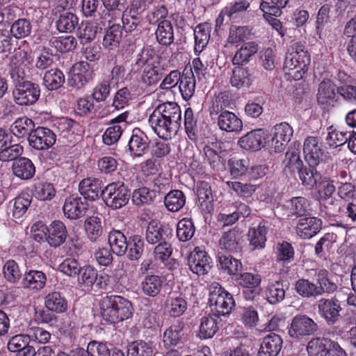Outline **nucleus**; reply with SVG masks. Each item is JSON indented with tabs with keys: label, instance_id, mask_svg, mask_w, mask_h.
Masks as SVG:
<instances>
[{
	"label": "nucleus",
	"instance_id": "f257e3e1",
	"mask_svg": "<svg viewBox=\"0 0 356 356\" xmlns=\"http://www.w3.org/2000/svg\"><path fill=\"white\" fill-rule=\"evenodd\" d=\"M99 305L102 320L111 325L131 318L134 311L131 301L118 295L106 296Z\"/></svg>",
	"mask_w": 356,
	"mask_h": 356
},
{
	"label": "nucleus",
	"instance_id": "f03ea898",
	"mask_svg": "<svg viewBox=\"0 0 356 356\" xmlns=\"http://www.w3.org/2000/svg\"><path fill=\"white\" fill-rule=\"evenodd\" d=\"M10 76L14 86L12 92L14 102L21 106H31L36 103L40 97V86L26 80L16 69L10 71Z\"/></svg>",
	"mask_w": 356,
	"mask_h": 356
},
{
	"label": "nucleus",
	"instance_id": "7ed1b4c3",
	"mask_svg": "<svg viewBox=\"0 0 356 356\" xmlns=\"http://www.w3.org/2000/svg\"><path fill=\"white\" fill-rule=\"evenodd\" d=\"M310 55L301 42L293 43L288 49L286 54L284 69L295 80H300L307 72L310 64Z\"/></svg>",
	"mask_w": 356,
	"mask_h": 356
},
{
	"label": "nucleus",
	"instance_id": "20e7f679",
	"mask_svg": "<svg viewBox=\"0 0 356 356\" xmlns=\"http://www.w3.org/2000/svg\"><path fill=\"white\" fill-rule=\"evenodd\" d=\"M100 195L107 207L112 210H118L129 203L131 190L123 181H117L104 187Z\"/></svg>",
	"mask_w": 356,
	"mask_h": 356
},
{
	"label": "nucleus",
	"instance_id": "39448f33",
	"mask_svg": "<svg viewBox=\"0 0 356 356\" xmlns=\"http://www.w3.org/2000/svg\"><path fill=\"white\" fill-rule=\"evenodd\" d=\"M209 296V305L211 313L220 317L228 316L235 307L232 295L218 283L212 284Z\"/></svg>",
	"mask_w": 356,
	"mask_h": 356
},
{
	"label": "nucleus",
	"instance_id": "423d86ee",
	"mask_svg": "<svg viewBox=\"0 0 356 356\" xmlns=\"http://www.w3.org/2000/svg\"><path fill=\"white\" fill-rule=\"evenodd\" d=\"M318 316L331 327H337L343 319L342 302L336 296L321 298L316 302Z\"/></svg>",
	"mask_w": 356,
	"mask_h": 356
},
{
	"label": "nucleus",
	"instance_id": "0eeeda50",
	"mask_svg": "<svg viewBox=\"0 0 356 356\" xmlns=\"http://www.w3.org/2000/svg\"><path fill=\"white\" fill-rule=\"evenodd\" d=\"M307 350L309 356H347L346 350L337 341L325 337L311 339Z\"/></svg>",
	"mask_w": 356,
	"mask_h": 356
},
{
	"label": "nucleus",
	"instance_id": "6e6552de",
	"mask_svg": "<svg viewBox=\"0 0 356 356\" xmlns=\"http://www.w3.org/2000/svg\"><path fill=\"white\" fill-rule=\"evenodd\" d=\"M318 324L306 314L295 316L288 327V334L290 337L300 340L306 337L315 334L318 331Z\"/></svg>",
	"mask_w": 356,
	"mask_h": 356
},
{
	"label": "nucleus",
	"instance_id": "1a4fd4ad",
	"mask_svg": "<svg viewBox=\"0 0 356 356\" xmlns=\"http://www.w3.org/2000/svg\"><path fill=\"white\" fill-rule=\"evenodd\" d=\"M76 280L80 286L92 288L95 285L98 289H105L109 284L110 278L107 274H99L93 266L85 264L81 267Z\"/></svg>",
	"mask_w": 356,
	"mask_h": 356
},
{
	"label": "nucleus",
	"instance_id": "9d476101",
	"mask_svg": "<svg viewBox=\"0 0 356 356\" xmlns=\"http://www.w3.org/2000/svg\"><path fill=\"white\" fill-rule=\"evenodd\" d=\"M234 280L243 288L242 294L246 300H253L261 292L260 275L241 272Z\"/></svg>",
	"mask_w": 356,
	"mask_h": 356
},
{
	"label": "nucleus",
	"instance_id": "9b49d317",
	"mask_svg": "<svg viewBox=\"0 0 356 356\" xmlns=\"http://www.w3.org/2000/svg\"><path fill=\"white\" fill-rule=\"evenodd\" d=\"M337 88L330 79H324L318 84L316 101L323 110L329 111L338 102Z\"/></svg>",
	"mask_w": 356,
	"mask_h": 356
},
{
	"label": "nucleus",
	"instance_id": "f8f14e48",
	"mask_svg": "<svg viewBox=\"0 0 356 356\" xmlns=\"http://www.w3.org/2000/svg\"><path fill=\"white\" fill-rule=\"evenodd\" d=\"M56 141V134L49 128L38 127L29 138V145L38 151H44L51 147Z\"/></svg>",
	"mask_w": 356,
	"mask_h": 356
},
{
	"label": "nucleus",
	"instance_id": "ddd939ff",
	"mask_svg": "<svg viewBox=\"0 0 356 356\" xmlns=\"http://www.w3.org/2000/svg\"><path fill=\"white\" fill-rule=\"evenodd\" d=\"M93 77L94 72L89 63L86 61L77 62L72 67L68 84L76 89H81L91 81Z\"/></svg>",
	"mask_w": 356,
	"mask_h": 356
},
{
	"label": "nucleus",
	"instance_id": "4468645a",
	"mask_svg": "<svg viewBox=\"0 0 356 356\" xmlns=\"http://www.w3.org/2000/svg\"><path fill=\"white\" fill-rule=\"evenodd\" d=\"M148 121L154 133L164 140L172 138L177 134L180 128L175 124H169L170 121L162 115H158L155 111L149 115Z\"/></svg>",
	"mask_w": 356,
	"mask_h": 356
},
{
	"label": "nucleus",
	"instance_id": "2eb2a0df",
	"mask_svg": "<svg viewBox=\"0 0 356 356\" xmlns=\"http://www.w3.org/2000/svg\"><path fill=\"white\" fill-rule=\"evenodd\" d=\"M172 233L173 230L168 225L152 220L146 228L145 239L149 244L156 245L164 241H170Z\"/></svg>",
	"mask_w": 356,
	"mask_h": 356
},
{
	"label": "nucleus",
	"instance_id": "dca6fc26",
	"mask_svg": "<svg viewBox=\"0 0 356 356\" xmlns=\"http://www.w3.org/2000/svg\"><path fill=\"white\" fill-rule=\"evenodd\" d=\"M211 259L208 253L196 247L188 257V266L191 270L198 275L209 273L211 268Z\"/></svg>",
	"mask_w": 356,
	"mask_h": 356
},
{
	"label": "nucleus",
	"instance_id": "f3484780",
	"mask_svg": "<svg viewBox=\"0 0 356 356\" xmlns=\"http://www.w3.org/2000/svg\"><path fill=\"white\" fill-rule=\"evenodd\" d=\"M268 134L262 129L252 130L238 139V144L243 149L258 151L266 143Z\"/></svg>",
	"mask_w": 356,
	"mask_h": 356
},
{
	"label": "nucleus",
	"instance_id": "a211bd4d",
	"mask_svg": "<svg viewBox=\"0 0 356 356\" xmlns=\"http://www.w3.org/2000/svg\"><path fill=\"white\" fill-rule=\"evenodd\" d=\"M321 219L307 216L300 218L296 224V234L302 238L309 239L316 235L322 229Z\"/></svg>",
	"mask_w": 356,
	"mask_h": 356
},
{
	"label": "nucleus",
	"instance_id": "6ab92c4d",
	"mask_svg": "<svg viewBox=\"0 0 356 356\" xmlns=\"http://www.w3.org/2000/svg\"><path fill=\"white\" fill-rule=\"evenodd\" d=\"M314 280L316 282L321 298L325 294H333L338 290L336 279L325 268L316 270Z\"/></svg>",
	"mask_w": 356,
	"mask_h": 356
},
{
	"label": "nucleus",
	"instance_id": "aec40b11",
	"mask_svg": "<svg viewBox=\"0 0 356 356\" xmlns=\"http://www.w3.org/2000/svg\"><path fill=\"white\" fill-rule=\"evenodd\" d=\"M220 326V317L213 313H210L200 319V325L197 337L200 339H211L218 332Z\"/></svg>",
	"mask_w": 356,
	"mask_h": 356
},
{
	"label": "nucleus",
	"instance_id": "412c9836",
	"mask_svg": "<svg viewBox=\"0 0 356 356\" xmlns=\"http://www.w3.org/2000/svg\"><path fill=\"white\" fill-rule=\"evenodd\" d=\"M303 153L309 165L317 166L323 160L324 153L316 137L309 136L305 140Z\"/></svg>",
	"mask_w": 356,
	"mask_h": 356
},
{
	"label": "nucleus",
	"instance_id": "4be33fe9",
	"mask_svg": "<svg viewBox=\"0 0 356 356\" xmlns=\"http://www.w3.org/2000/svg\"><path fill=\"white\" fill-rule=\"evenodd\" d=\"M103 185L102 179L89 177L79 182V191L85 200L95 201L101 197Z\"/></svg>",
	"mask_w": 356,
	"mask_h": 356
},
{
	"label": "nucleus",
	"instance_id": "5701e85b",
	"mask_svg": "<svg viewBox=\"0 0 356 356\" xmlns=\"http://www.w3.org/2000/svg\"><path fill=\"white\" fill-rule=\"evenodd\" d=\"M165 74V69L159 62H153L144 67L141 82L148 88H154Z\"/></svg>",
	"mask_w": 356,
	"mask_h": 356
},
{
	"label": "nucleus",
	"instance_id": "b1692460",
	"mask_svg": "<svg viewBox=\"0 0 356 356\" xmlns=\"http://www.w3.org/2000/svg\"><path fill=\"white\" fill-rule=\"evenodd\" d=\"M269 229V222L262 220L257 225L250 227L248 237L252 250L262 249L266 242V234Z\"/></svg>",
	"mask_w": 356,
	"mask_h": 356
},
{
	"label": "nucleus",
	"instance_id": "393cba45",
	"mask_svg": "<svg viewBox=\"0 0 356 356\" xmlns=\"http://www.w3.org/2000/svg\"><path fill=\"white\" fill-rule=\"evenodd\" d=\"M300 151L301 143L299 141H295L289 147L283 161L285 173L289 172L292 175L303 165V162L300 156Z\"/></svg>",
	"mask_w": 356,
	"mask_h": 356
},
{
	"label": "nucleus",
	"instance_id": "a878e982",
	"mask_svg": "<svg viewBox=\"0 0 356 356\" xmlns=\"http://www.w3.org/2000/svg\"><path fill=\"white\" fill-rule=\"evenodd\" d=\"M88 204L81 197L74 195L66 198L63 210L65 216L70 219L76 220L81 218L88 210Z\"/></svg>",
	"mask_w": 356,
	"mask_h": 356
},
{
	"label": "nucleus",
	"instance_id": "bb28decb",
	"mask_svg": "<svg viewBox=\"0 0 356 356\" xmlns=\"http://www.w3.org/2000/svg\"><path fill=\"white\" fill-rule=\"evenodd\" d=\"M283 346L282 337L270 333L262 339L257 356H278Z\"/></svg>",
	"mask_w": 356,
	"mask_h": 356
},
{
	"label": "nucleus",
	"instance_id": "cd10ccee",
	"mask_svg": "<svg viewBox=\"0 0 356 356\" xmlns=\"http://www.w3.org/2000/svg\"><path fill=\"white\" fill-rule=\"evenodd\" d=\"M47 243L52 248H58L63 244L68 236L65 225L60 220H55L49 226Z\"/></svg>",
	"mask_w": 356,
	"mask_h": 356
},
{
	"label": "nucleus",
	"instance_id": "c85d7f7f",
	"mask_svg": "<svg viewBox=\"0 0 356 356\" xmlns=\"http://www.w3.org/2000/svg\"><path fill=\"white\" fill-rule=\"evenodd\" d=\"M128 147L131 154L140 156L148 149L149 139L141 129L136 128L132 131Z\"/></svg>",
	"mask_w": 356,
	"mask_h": 356
},
{
	"label": "nucleus",
	"instance_id": "c756f323",
	"mask_svg": "<svg viewBox=\"0 0 356 356\" xmlns=\"http://www.w3.org/2000/svg\"><path fill=\"white\" fill-rule=\"evenodd\" d=\"M158 115L166 118L170 123L181 127V111L180 106L175 102H167L158 105L154 110Z\"/></svg>",
	"mask_w": 356,
	"mask_h": 356
},
{
	"label": "nucleus",
	"instance_id": "7c9ffc66",
	"mask_svg": "<svg viewBox=\"0 0 356 356\" xmlns=\"http://www.w3.org/2000/svg\"><path fill=\"white\" fill-rule=\"evenodd\" d=\"M218 124L222 131L238 133L243 129L242 120L233 112L224 111L218 117Z\"/></svg>",
	"mask_w": 356,
	"mask_h": 356
},
{
	"label": "nucleus",
	"instance_id": "2f4dec72",
	"mask_svg": "<svg viewBox=\"0 0 356 356\" xmlns=\"http://www.w3.org/2000/svg\"><path fill=\"white\" fill-rule=\"evenodd\" d=\"M145 241L142 235L131 234L128 238L127 258L131 261H138L145 253Z\"/></svg>",
	"mask_w": 356,
	"mask_h": 356
},
{
	"label": "nucleus",
	"instance_id": "473e14b6",
	"mask_svg": "<svg viewBox=\"0 0 356 356\" xmlns=\"http://www.w3.org/2000/svg\"><path fill=\"white\" fill-rule=\"evenodd\" d=\"M128 239L120 230L113 229L108 233V243L113 253L118 257L124 256L127 252Z\"/></svg>",
	"mask_w": 356,
	"mask_h": 356
},
{
	"label": "nucleus",
	"instance_id": "72a5a7b5",
	"mask_svg": "<svg viewBox=\"0 0 356 356\" xmlns=\"http://www.w3.org/2000/svg\"><path fill=\"white\" fill-rule=\"evenodd\" d=\"M46 309L56 314L65 312L68 309V302L65 296L60 291L49 293L44 298Z\"/></svg>",
	"mask_w": 356,
	"mask_h": 356
},
{
	"label": "nucleus",
	"instance_id": "f704fd0d",
	"mask_svg": "<svg viewBox=\"0 0 356 356\" xmlns=\"http://www.w3.org/2000/svg\"><path fill=\"white\" fill-rule=\"evenodd\" d=\"M254 79V76L249 72L247 67L238 65L232 70L230 83L233 87L238 89L248 88L252 85Z\"/></svg>",
	"mask_w": 356,
	"mask_h": 356
},
{
	"label": "nucleus",
	"instance_id": "c9c22d12",
	"mask_svg": "<svg viewBox=\"0 0 356 356\" xmlns=\"http://www.w3.org/2000/svg\"><path fill=\"white\" fill-rule=\"evenodd\" d=\"M13 174L21 179H30L35 172L33 162L28 158L19 157L12 165Z\"/></svg>",
	"mask_w": 356,
	"mask_h": 356
},
{
	"label": "nucleus",
	"instance_id": "e433bc0d",
	"mask_svg": "<svg viewBox=\"0 0 356 356\" xmlns=\"http://www.w3.org/2000/svg\"><path fill=\"white\" fill-rule=\"evenodd\" d=\"M123 36V29L119 24H109L108 27L105 29L103 38V46L110 49H113L119 47Z\"/></svg>",
	"mask_w": 356,
	"mask_h": 356
},
{
	"label": "nucleus",
	"instance_id": "4c0bfd02",
	"mask_svg": "<svg viewBox=\"0 0 356 356\" xmlns=\"http://www.w3.org/2000/svg\"><path fill=\"white\" fill-rule=\"evenodd\" d=\"M164 279L161 276L152 274L144 277L141 282L142 292L151 298L156 297L161 291Z\"/></svg>",
	"mask_w": 356,
	"mask_h": 356
},
{
	"label": "nucleus",
	"instance_id": "58836bf2",
	"mask_svg": "<svg viewBox=\"0 0 356 356\" xmlns=\"http://www.w3.org/2000/svg\"><path fill=\"white\" fill-rule=\"evenodd\" d=\"M295 291L301 297L306 299H316L320 297L316 282L308 279L301 278L295 284Z\"/></svg>",
	"mask_w": 356,
	"mask_h": 356
},
{
	"label": "nucleus",
	"instance_id": "ea45409f",
	"mask_svg": "<svg viewBox=\"0 0 356 356\" xmlns=\"http://www.w3.org/2000/svg\"><path fill=\"white\" fill-rule=\"evenodd\" d=\"M34 122L26 116L17 118L11 125L10 131L18 138H31L35 130Z\"/></svg>",
	"mask_w": 356,
	"mask_h": 356
},
{
	"label": "nucleus",
	"instance_id": "a19ab883",
	"mask_svg": "<svg viewBox=\"0 0 356 356\" xmlns=\"http://www.w3.org/2000/svg\"><path fill=\"white\" fill-rule=\"evenodd\" d=\"M290 212L288 214L289 219L303 218L310 216V204L309 200L302 196L293 197L290 200Z\"/></svg>",
	"mask_w": 356,
	"mask_h": 356
},
{
	"label": "nucleus",
	"instance_id": "79ce46f5",
	"mask_svg": "<svg viewBox=\"0 0 356 356\" xmlns=\"http://www.w3.org/2000/svg\"><path fill=\"white\" fill-rule=\"evenodd\" d=\"M265 293L266 299L270 304L275 305L282 302L285 297L284 281L280 278L278 280L269 282Z\"/></svg>",
	"mask_w": 356,
	"mask_h": 356
},
{
	"label": "nucleus",
	"instance_id": "37998d69",
	"mask_svg": "<svg viewBox=\"0 0 356 356\" xmlns=\"http://www.w3.org/2000/svg\"><path fill=\"white\" fill-rule=\"evenodd\" d=\"M258 44L255 42H245L234 56L233 65L243 66L247 64L258 51Z\"/></svg>",
	"mask_w": 356,
	"mask_h": 356
},
{
	"label": "nucleus",
	"instance_id": "c03bdc74",
	"mask_svg": "<svg viewBox=\"0 0 356 356\" xmlns=\"http://www.w3.org/2000/svg\"><path fill=\"white\" fill-rule=\"evenodd\" d=\"M184 326V323L178 320L164 332L163 343L166 348L176 346L181 343V332Z\"/></svg>",
	"mask_w": 356,
	"mask_h": 356
},
{
	"label": "nucleus",
	"instance_id": "a18cd8bd",
	"mask_svg": "<svg viewBox=\"0 0 356 356\" xmlns=\"http://www.w3.org/2000/svg\"><path fill=\"white\" fill-rule=\"evenodd\" d=\"M152 341L136 340L128 344L127 356H155Z\"/></svg>",
	"mask_w": 356,
	"mask_h": 356
},
{
	"label": "nucleus",
	"instance_id": "49530a36",
	"mask_svg": "<svg viewBox=\"0 0 356 356\" xmlns=\"http://www.w3.org/2000/svg\"><path fill=\"white\" fill-rule=\"evenodd\" d=\"M46 282L47 276L41 270H30L24 273L23 284L26 288L39 291L44 287Z\"/></svg>",
	"mask_w": 356,
	"mask_h": 356
},
{
	"label": "nucleus",
	"instance_id": "de8ad7c7",
	"mask_svg": "<svg viewBox=\"0 0 356 356\" xmlns=\"http://www.w3.org/2000/svg\"><path fill=\"white\" fill-rule=\"evenodd\" d=\"M198 204L205 213H210L213 209V195L211 186L206 182H202L197 186Z\"/></svg>",
	"mask_w": 356,
	"mask_h": 356
},
{
	"label": "nucleus",
	"instance_id": "09e8293b",
	"mask_svg": "<svg viewBox=\"0 0 356 356\" xmlns=\"http://www.w3.org/2000/svg\"><path fill=\"white\" fill-rule=\"evenodd\" d=\"M221 270L229 275L237 277L243 270L241 260L235 259L230 254L218 256Z\"/></svg>",
	"mask_w": 356,
	"mask_h": 356
},
{
	"label": "nucleus",
	"instance_id": "8fccbe9b",
	"mask_svg": "<svg viewBox=\"0 0 356 356\" xmlns=\"http://www.w3.org/2000/svg\"><path fill=\"white\" fill-rule=\"evenodd\" d=\"M122 22L123 25L121 27L126 33H132L133 31L141 33L143 18L138 13H136V10H130L129 13L124 11L122 13Z\"/></svg>",
	"mask_w": 356,
	"mask_h": 356
},
{
	"label": "nucleus",
	"instance_id": "3c124183",
	"mask_svg": "<svg viewBox=\"0 0 356 356\" xmlns=\"http://www.w3.org/2000/svg\"><path fill=\"white\" fill-rule=\"evenodd\" d=\"M158 42L162 46H170L174 42L173 26L170 21L161 20L155 32Z\"/></svg>",
	"mask_w": 356,
	"mask_h": 356
},
{
	"label": "nucleus",
	"instance_id": "603ef678",
	"mask_svg": "<svg viewBox=\"0 0 356 356\" xmlns=\"http://www.w3.org/2000/svg\"><path fill=\"white\" fill-rule=\"evenodd\" d=\"M302 184L305 186L314 187L321 179V174L316 170V166H306L304 164L297 171Z\"/></svg>",
	"mask_w": 356,
	"mask_h": 356
},
{
	"label": "nucleus",
	"instance_id": "864d4df0",
	"mask_svg": "<svg viewBox=\"0 0 356 356\" xmlns=\"http://www.w3.org/2000/svg\"><path fill=\"white\" fill-rule=\"evenodd\" d=\"M84 229L88 238L92 243L96 242L103 234L102 219L94 216L88 217L84 222Z\"/></svg>",
	"mask_w": 356,
	"mask_h": 356
},
{
	"label": "nucleus",
	"instance_id": "5fc2aeb1",
	"mask_svg": "<svg viewBox=\"0 0 356 356\" xmlns=\"http://www.w3.org/2000/svg\"><path fill=\"white\" fill-rule=\"evenodd\" d=\"M43 81L48 90H55L63 86L65 81V77L61 70L54 68L45 72Z\"/></svg>",
	"mask_w": 356,
	"mask_h": 356
},
{
	"label": "nucleus",
	"instance_id": "6e6d98bb",
	"mask_svg": "<svg viewBox=\"0 0 356 356\" xmlns=\"http://www.w3.org/2000/svg\"><path fill=\"white\" fill-rule=\"evenodd\" d=\"M186 203V197L180 190H172L164 197V204L168 210L172 212L179 211Z\"/></svg>",
	"mask_w": 356,
	"mask_h": 356
},
{
	"label": "nucleus",
	"instance_id": "4d7b16f0",
	"mask_svg": "<svg viewBox=\"0 0 356 356\" xmlns=\"http://www.w3.org/2000/svg\"><path fill=\"white\" fill-rule=\"evenodd\" d=\"M79 19L71 12H65L60 15L56 22V28L60 33H72L78 25Z\"/></svg>",
	"mask_w": 356,
	"mask_h": 356
},
{
	"label": "nucleus",
	"instance_id": "13d9d810",
	"mask_svg": "<svg viewBox=\"0 0 356 356\" xmlns=\"http://www.w3.org/2000/svg\"><path fill=\"white\" fill-rule=\"evenodd\" d=\"M32 30L31 22L26 18L18 19L15 21L8 31L15 39H22L29 36Z\"/></svg>",
	"mask_w": 356,
	"mask_h": 356
},
{
	"label": "nucleus",
	"instance_id": "bf43d9fd",
	"mask_svg": "<svg viewBox=\"0 0 356 356\" xmlns=\"http://www.w3.org/2000/svg\"><path fill=\"white\" fill-rule=\"evenodd\" d=\"M131 195L133 204L140 207L144 204H150L156 198V193L148 188L142 187L134 190Z\"/></svg>",
	"mask_w": 356,
	"mask_h": 356
},
{
	"label": "nucleus",
	"instance_id": "052dcab7",
	"mask_svg": "<svg viewBox=\"0 0 356 356\" xmlns=\"http://www.w3.org/2000/svg\"><path fill=\"white\" fill-rule=\"evenodd\" d=\"M227 165L232 179H238L248 172L249 161L247 159L233 157L228 160Z\"/></svg>",
	"mask_w": 356,
	"mask_h": 356
},
{
	"label": "nucleus",
	"instance_id": "680f3d73",
	"mask_svg": "<svg viewBox=\"0 0 356 356\" xmlns=\"http://www.w3.org/2000/svg\"><path fill=\"white\" fill-rule=\"evenodd\" d=\"M238 240V231L232 229L223 234L220 240V245L222 249L230 252H237L241 250Z\"/></svg>",
	"mask_w": 356,
	"mask_h": 356
},
{
	"label": "nucleus",
	"instance_id": "e2e57ef3",
	"mask_svg": "<svg viewBox=\"0 0 356 356\" xmlns=\"http://www.w3.org/2000/svg\"><path fill=\"white\" fill-rule=\"evenodd\" d=\"M179 91L185 100H188L194 94L195 80L192 71L188 74H182L179 83Z\"/></svg>",
	"mask_w": 356,
	"mask_h": 356
},
{
	"label": "nucleus",
	"instance_id": "0e129e2a",
	"mask_svg": "<svg viewBox=\"0 0 356 356\" xmlns=\"http://www.w3.org/2000/svg\"><path fill=\"white\" fill-rule=\"evenodd\" d=\"M184 127L188 138L193 141L196 140L198 137L197 120L191 107L187 108L184 112Z\"/></svg>",
	"mask_w": 356,
	"mask_h": 356
},
{
	"label": "nucleus",
	"instance_id": "69168bd1",
	"mask_svg": "<svg viewBox=\"0 0 356 356\" xmlns=\"http://www.w3.org/2000/svg\"><path fill=\"white\" fill-rule=\"evenodd\" d=\"M195 231L194 223L191 218H184L177 223V236L179 241H189L193 236Z\"/></svg>",
	"mask_w": 356,
	"mask_h": 356
},
{
	"label": "nucleus",
	"instance_id": "338daca9",
	"mask_svg": "<svg viewBox=\"0 0 356 356\" xmlns=\"http://www.w3.org/2000/svg\"><path fill=\"white\" fill-rule=\"evenodd\" d=\"M277 261L282 264H288L294 260V249L292 245L287 241H282L277 245Z\"/></svg>",
	"mask_w": 356,
	"mask_h": 356
},
{
	"label": "nucleus",
	"instance_id": "774afa93",
	"mask_svg": "<svg viewBox=\"0 0 356 356\" xmlns=\"http://www.w3.org/2000/svg\"><path fill=\"white\" fill-rule=\"evenodd\" d=\"M34 195L40 200H51L56 195V190L52 184L39 181L34 186Z\"/></svg>",
	"mask_w": 356,
	"mask_h": 356
}]
</instances>
